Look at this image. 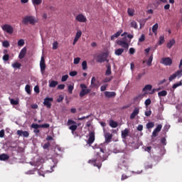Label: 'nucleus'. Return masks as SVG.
Returning <instances> with one entry per match:
<instances>
[{"label": "nucleus", "mask_w": 182, "mask_h": 182, "mask_svg": "<svg viewBox=\"0 0 182 182\" xmlns=\"http://www.w3.org/2000/svg\"><path fill=\"white\" fill-rule=\"evenodd\" d=\"M52 102H53V97H46L43 103L47 109H50L52 107Z\"/></svg>", "instance_id": "9"}, {"label": "nucleus", "mask_w": 182, "mask_h": 182, "mask_svg": "<svg viewBox=\"0 0 182 182\" xmlns=\"http://www.w3.org/2000/svg\"><path fill=\"white\" fill-rule=\"evenodd\" d=\"M82 36V31H77L76 34H75V38L80 39V38Z\"/></svg>", "instance_id": "49"}, {"label": "nucleus", "mask_w": 182, "mask_h": 182, "mask_svg": "<svg viewBox=\"0 0 182 182\" xmlns=\"http://www.w3.org/2000/svg\"><path fill=\"white\" fill-rule=\"evenodd\" d=\"M107 88V85H104L101 86L100 90L101 92H105V90H106Z\"/></svg>", "instance_id": "60"}, {"label": "nucleus", "mask_w": 182, "mask_h": 182, "mask_svg": "<svg viewBox=\"0 0 182 182\" xmlns=\"http://www.w3.org/2000/svg\"><path fill=\"white\" fill-rule=\"evenodd\" d=\"M127 12L129 16H133V15H134V11L130 9H128Z\"/></svg>", "instance_id": "52"}, {"label": "nucleus", "mask_w": 182, "mask_h": 182, "mask_svg": "<svg viewBox=\"0 0 182 182\" xmlns=\"http://www.w3.org/2000/svg\"><path fill=\"white\" fill-rule=\"evenodd\" d=\"M181 85H182L181 81H180L179 82L175 83L173 85L172 89H177V87H178V86H181Z\"/></svg>", "instance_id": "40"}, {"label": "nucleus", "mask_w": 182, "mask_h": 182, "mask_svg": "<svg viewBox=\"0 0 182 182\" xmlns=\"http://www.w3.org/2000/svg\"><path fill=\"white\" fill-rule=\"evenodd\" d=\"M2 46H4V48H9V46H10L9 41H3Z\"/></svg>", "instance_id": "39"}, {"label": "nucleus", "mask_w": 182, "mask_h": 182, "mask_svg": "<svg viewBox=\"0 0 182 182\" xmlns=\"http://www.w3.org/2000/svg\"><path fill=\"white\" fill-rule=\"evenodd\" d=\"M158 96H159V97H163L164 96H167V91L162 90L161 92H158Z\"/></svg>", "instance_id": "27"}, {"label": "nucleus", "mask_w": 182, "mask_h": 182, "mask_svg": "<svg viewBox=\"0 0 182 182\" xmlns=\"http://www.w3.org/2000/svg\"><path fill=\"white\" fill-rule=\"evenodd\" d=\"M159 29V23H155L152 27V32L155 34L157 33V30Z\"/></svg>", "instance_id": "28"}, {"label": "nucleus", "mask_w": 182, "mask_h": 182, "mask_svg": "<svg viewBox=\"0 0 182 182\" xmlns=\"http://www.w3.org/2000/svg\"><path fill=\"white\" fill-rule=\"evenodd\" d=\"M145 106H146V107L148 106H150V105H151V100H150L149 98H148L147 100H145L144 102Z\"/></svg>", "instance_id": "44"}, {"label": "nucleus", "mask_w": 182, "mask_h": 182, "mask_svg": "<svg viewBox=\"0 0 182 182\" xmlns=\"http://www.w3.org/2000/svg\"><path fill=\"white\" fill-rule=\"evenodd\" d=\"M23 45H25V41H23V39H20L18 41V46H23Z\"/></svg>", "instance_id": "45"}, {"label": "nucleus", "mask_w": 182, "mask_h": 182, "mask_svg": "<svg viewBox=\"0 0 182 182\" xmlns=\"http://www.w3.org/2000/svg\"><path fill=\"white\" fill-rule=\"evenodd\" d=\"M23 137H29V132L28 131H23Z\"/></svg>", "instance_id": "58"}, {"label": "nucleus", "mask_w": 182, "mask_h": 182, "mask_svg": "<svg viewBox=\"0 0 182 182\" xmlns=\"http://www.w3.org/2000/svg\"><path fill=\"white\" fill-rule=\"evenodd\" d=\"M131 28H134V29H137V22H136L135 21H132L131 22Z\"/></svg>", "instance_id": "38"}, {"label": "nucleus", "mask_w": 182, "mask_h": 182, "mask_svg": "<svg viewBox=\"0 0 182 182\" xmlns=\"http://www.w3.org/2000/svg\"><path fill=\"white\" fill-rule=\"evenodd\" d=\"M176 45V40L174 38L171 39L166 44L168 49H171L173 46Z\"/></svg>", "instance_id": "19"}, {"label": "nucleus", "mask_w": 182, "mask_h": 182, "mask_svg": "<svg viewBox=\"0 0 182 182\" xmlns=\"http://www.w3.org/2000/svg\"><path fill=\"white\" fill-rule=\"evenodd\" d=\"M106 76H110L112 75V65L109 64L107 65V70L105 72Z\"/></svg>", "instance_id": "22"}, {"label": "nucleus", "mask_w": 182, "mask_h": 182, "mask_svg": "<svg viewBox=\"0 0 182 182\" xmlns=\"http://www.w3.org/2000/svg\"><path fill=\"white\" fill-rule=\"evenodd\" d=\"M123 52H124V48H118L115 50V55L117 56H120Z\"/></svg>", "instance_id": "24"}, {"label": "nucleus", "mask_w": 182, "mask_h": 182, "mask_svg": "<svg viewBox=\"0 0 182 182\" xmlns=\"http://www.w3.org/2000/svg\"><path fill=\"white\" fill-rule=\"evenodd\" d=\"M86 90H81V91L80 92V97H83L84 96H86Z\"/></svg>", "instance_id": "41"}, {"label": "nucleus", "mask_w": 182, "mask_h": 182, "mask_svg": "<svg viewBox=\"0 0 182 182\" xmlns=\"http://www.w3.org/2000/svg\"><path fill=\"white\" fill-rule=\"evenodd\" d=\"M10 102L11 105H14L15 106L19 105V102L18 100H15L14 99H10Z\"/></svg>", "instance_id": "42"}, {"label": "nucleus", "mask_w": 182, "mask_h": 182, "mask_svg": "<svg viewBox=\"0 0 182 182\" xmlns=\"http://www.w3.org/2000/svg\"><path fill=\"white\" fill-rule=\"evenodd\" d=\"M33 2V5L35 6H38V5H41V4H42V0H32Z\"/></svg>", "instance_id": "34"}, {"label": "nucleus", "mask_w": 182, "mask_h": 182, "mask_svg": "<svg viewBox=\"0 0 182 182\" xmlns=\"http://www.w3.org/2000/svg\"><path fill=\"white\" fill-rule=\"evenodd\" d=\"M21 66V65L19 63H14L12 64V67L14 69H20Z\"/></svg>", "instance_id": "33"}, {"label": "nucleus", "mask_w": 182, "mask_h": 182, "mask_svg": "<svg viewBox=\"0 0 182 182\" xmlns=\"http://www.w3.org/2000/svg\"><path fill=\"white\" fill-rule=\"evenodd\" d=\"M82 70H86V69H87V62L83 61L82 63Z\"/></svg>", "instance_id": "43"}, {"label": "nucleus", "mask_w": 182, "mask_h": 182, "mask_svg": "<svg viewBox=\"0 0 182 182\" xmlns=\"http://www.w3.org/2000/svg\"><path fill=\"white\" fill-rule=\"evenodd\" d=\"M9 156L6 154H2L0 155V160L1 161H5V160H9Z\"/></svg>", "instance_id": "23"}, {"label": "nucleus", "mask_w": 182, "mask_h": 182, "mask_svg": "<svg viewBox=\"0 0 182 182\" xmlns=\"http://www.w3.org/2000/svg\"><path fill=\"white\" fill-rule=\"evenodd\" d=\"M165 41L166 40L164 39V36H161L159 37V45H163V43H164Z\"/></svg>", "instance_id": "36"}, {"label": "nucleus", "mask_w": 182, "mask_h": 182, "mask_svg": "<svg viewBox=\"0 0 182 182\" xmlns=\"http://www.w3.org/2000/svg\"><path fill=\"white\" fill-rule=\"evenodd\" d=\"M112 137H113V135L112 134L106 133L105 134V143H110V141H112Z\"/></svg>", "instance_id": "17"}, {"label": "nucleus", "mask_w": 182, "mask_h": 182, "mask_svg": "<svg viewBox=\"0 0 182 182\" xmlns=\"http://www.w3.org/2000/svg\"><path fill=\"white\" fill-rule=\"evenodd\" d=\"M146 126L148 130L150 129H153V127H154V122H148Z\"/></svg>", "instance_id": "30"}, {"label": "nucleus", "mask_w": 182, "mask_h": 182, "mask_svg": "<svg viewBox=\"0 0 182 182\" xmlns=\"http://www.w3.org/2000/svg\"><path fill=\"white\" fill-rule=\"evenodd\" d=\"M22 23L23 25L26 26H27L28 23L34 26L38 23V19H36V18H35L33 16H26L22 20Z\"/></svg>", "instance_id": "1"}, {"label": "nucleus", "mask_w": 182, "mask_h": 182, "mask_svg": "<svg viewBox=\"0 0 182 182\" xmlns=\"http://www.w3.org/2000/svg\"><path fill=\"white\" fill-rule=\"evenodd\" d=\"M74 88L75 87L72 85L68 86V92L70 93V95H72Z\"/></svg>", "instance_id": "47"}, {"label": "nucleus", "mask_w": 182, "mask_h": 182, "mask_svg": "<svg viewBox=\"0 0 182 182\" xmlns=\"http://www.w3.org/2000/svg\"><path fill=\"white\" fill-rule=\"evenodd\" d=\"M153 62V54L149 58V60L146 62L147 66H151V63Z\"/></svg>", "instance_id": "31"}, {"label": "nucleus", "mask_w": 182, "mask_h": 182, "mask_svg": "<svg viewBox=\"0 0 182 182\" xmlns=\"http://www.w3.org/2000/svg\"><path fill=\"white\" fill-rule=\"evenodd\" d=\"M40 69L42 75H44L45 70H46V63H45V58L43 56L41 58Z\"/></svg>", "instance_id": "10"}, {"label": "nucleus", "mask_w": 182, "mask_h": 182, "mask_svg": "<svg viewBox=\"0 0 182 182\" xmlns=\"http://www.w3.org/2000/svg\"><path fill=\"white\" fill-rule=\"evenodd\" d=\"M109 126L110 127H112V129H116V127H117V126H119V123H117V122L111 119L109 120Z\"/></svg>", "instance_id": "21"}, {"label": "nucleus", "mask_w": 182, "mask_h": 182, "mask_svg": "<svg viewBox=\"0 0 182 182\" xmlns=\"http://www.w3.org/2000/svg\"><path fill=\"white\" fill-rule=\"evenodd\" d=\"M91 86L96 87V86H100V81L96 79L95 77H92L91 79Z\"/></svg>", "instance_id": "15"}, {"label": "nucleus", "mask_w": 182, "mask_h": 182, "mask_svg": "<svg viewBox=\"0 0 182 182\" xmlns=\"http://www.w3.org/2000/svg\"><path fill=\"white\" fill-rule=\"evenodd\" d=\"M67 126L69 127V130H71L72 133L73 134L74 132H76L77 130V125L76 122H75L73 119H68L67 122Z\"/></svg>", "instance_id": "3"}, {"label": "nucleus", "mask_w": 182, "mask_h": 182, "mask_svg": "<svg viewBox=\"0 0 182 182\" xmlns=\"http://www.w3.org/2000/svg\"><path fill=\"white\" fill-rule=\"evenodd\" d=\"M1 29L4 32H6V33H9V35H12V33H14V27L9 24L3 25L1 26Z\"/></svg>", "instance_id": "6"}, {"label": "nucleus", "mask_w": 182, "mask_h": 182, "mask_svg": "<svg viewBox=\"0 0 182 182\" xmlns=\"http://www.w3.org/2000/svg\"><path fill=\"white\" fill-rule=\"evenodd\" d=\"M75 19L77 22H81V23L87 22V18H86V16H85V15H83L82 14H80L77 15V16L75 17Z\"/></svg>", "instance_id": "13"}, {"label": "nucleus", "mask_w": 182, "mask_h": 182, "mask_svg": "<svg viewBox=\"0 0 182 182\" xmlns=\"http://www.w3.org/2000/svg\"><path fill=\"white\" fill-rule=\"evenodd\" d=\"M151 89H153V86L151 85H146L144 86L142 91L147 92V90L150 91V90H151Z\"/></svg>", "instance_id": "25"}, {"label": "nucleus", "mask_w": 182, "mask_h": 182, "mask_svg": "<svg viewBox=\"0 0 182 182\" xmlns=\"http://www.w3.org/2000/svg\"><path fill=\"white\" fill-rule=\"evenodd\" d=\"M25 55H26V48H23L19 55H18V58L19 59H23V58H25Z\"/></svg>", "instance_id": "20"}, {"label": "nucleus", "mask_w": 182, "mask_h": 182, "mask_svg": "<svg viewBox=\"0 0 182 182\" xmlns=\"http://www.w3.org/2000/svg\"><path fill=\"white\" fill-rule=\"evenodd\" d=\"M120 35H122V31H119L117 32L116 33H114V35H112L111 36V41H114V38H117Z\"/></svg>", "instance_id": "26"}, {"label": "nucleus", "mask_w": 182, "mask_h": 182, "mask_svg": "<svg viewBox=\"0 0 182 182\" xmlns=\"http://www.w3.org/2000/svg\"><path fill=\"white\" fill-rule=\"evenodd\" d=\"M58 86V81L52 80L50 83V87H56Z\"/></svg>", "instance_id": "32"}, {"label": "nucleus", "mask_w": 182, "mask_h": 182, "mask_svg": "<svg viewBox=\"0 0 182 182\" xmlns=\"http://www.w3.org/2000/svg\"><path fill=\"white\" fill-rule=\"evenodd\" d=\"M144 41H146V36L141 34V37L139 38V42H144Z\"/></svg>", "instance_id": "46"}, {"label": "nucleus", "mask_w": 182, "mask_h": 182, "mask_svg": "<svg viewBox=\"0 0 182 182\" xmlns=\"http://www.w3.org/2000/svg\"><path fill=\"white\" fill-rule=\"evenodd\" d=\"M49 124H32V129H48L50 127Z\"/></svg>", "instance_id": "12"}, {"label": "nucleus", "mask_w": 182, "mask_h": 182, "mask_svg": "<svg viewBox=\"0 0 182 182\" xmlns=\"http://www.w3.org/2000/svg\"><path fill=\"white\" fill-rule=\"evenodd\" d=\"M136 129L138 130V132H141L143 130V125L139 124Z\"/></svg>", "instance_id": "64"}, {"label": "nucleus", "mask_w": 182, "mask_h": 182, "mask_svg": "<svg viewBox=\"0 0 182 182\" xmlns=\"http://www.w3.org/2000/svg\"><path fill=\"white\" fill-rule=\"evenodd\" d=\"M58 89H60V90H63V89H65V85L63 84L58 85Z\"/></svg>", "instance_id": "63"}, {"label": "nucleus", "mask_w": 182, "mask_h": 182, "mask_svg": "<svg viewBox=\"0 0 182 182\" xmlns=\"http://www.w3.org/2000/svg\"><path fill=\"white\" fill-rule=\"evenodd\" d=\"M144 75H146V73H139L137 77H136V79L138 80H140V79H141V77H143V76H144Z\"/></svg>", "instance_id": "51"}, {"label": "nucleus", "mask_w": 182, "mask_h": 182, "mask_svg": "<svg viewBox=\"0 0 182 182\" xmlns=\"http://www.w3.org/2000/svg\"><path fill=\"white\" fill-rule=\"evenodd\" d=\"M112 79H113V77H107L102 80V83H109V82H112Z\"/></svg>", "instance_id": "35"}, {"label": "nucleus", "mask_w": 182, "mask_h": 182, "mask_svg": "<svg viewBox=\"0 0 182 182\" xmlns=\"http://www.w3.org/2000/svg\"><path fill=\"white\" fill-rule=\"evenodd\" d=\"M117 45L121 46V48H124V49H129V43L126 41V37H124L122 40L117 41Z\"/></svg>", "instance_id": "5"}, {"label": "nucleus", "mask_w": 182, "mask_h": 182, "mask_svg": "<svg viewBox=\"0 0 182 182\" xmlns=\"http://www.w3.org/2000/svg\"><path fill=\"white\" fill-rule=\"evenodd\" d=\"M145 151H147L148 153H151V146H146L144 149Z\"/></svg>", "instance_id": "61"}, {"label": "nucleus", "mask_w": 182, "mask_h": 182, "mask_svg": "<svg viewBox=\"0 0 182 182\" xmlns=\"http://www.w3.org/2000/svg\"><path fill=\"white\" fill-rule=\"evenodd\" d=\"M162 127H163V126H162L161 124H159V125L156 127L155 130L159 133V132L161 131Z\"/></svg>", "instance_id": "55"}, {"label": "nucleus", "mask_w": 182, "mask_h": 182, "mask_svg": "<svg viewBox=\"0 0 182 182\" xmlns=\"http://www.w3.org/2000/svg\"><path fill=\"white\" fill-rule=\"evenodd\" d=\"M96 154H97V159H90L88 161V163L89 164H93L95 167H97L98 168H100L102 167V161H100L97 163V160L99 161L102 160V156H100L99 152H97Z\"/></svg>", "instance_id": "2"}, {"label": "nucleus", "mask_w": 182, "mask_h": 182, "mask_svg": "<svg viewBox=\"0 0 182 182\" xmlns=\"http://www.w3.org/2000/svg\"><path fill=\"white\" fill-rule=\"evenodd\" d=\"M144 95H139L138 96L135 97L134 98V102H140V100H141V99H143Z\"/></svg>", "instance_id": "29"}, {"label": "nucleus", "mask_w": 182, "mask_h": 182, "mask_svg": "<svg viewBox=\"0 0 182 182\" xmlns=\"http://www.w3.org/2000/svg\"><path fill=\"white\" fill-rule=\"evenodd\" d=\"M68 79H69V75H63L61 78V81L62 82H66V80H68Z\"/></svg>", "instance_id": "53"}, {"label": "nucleus", "mask_w": 182, "mask_h": 182, "mask_svg": "<svg viewBox=\"0 0 182 182\" xmlns=\"http://www.w3.org/2000/svg\"><path fill=\"white\" fill-rule=\"evenodd\" d=\"M63 99H65L63 95H59L58 99H57L58 103H60V102H63Z\"/></svg>", "instance_id": "48"}, {"label": "nucleus", "mask_w": 182, "mask_h": 182, "mask_svg": "<svg viewBox=\"0 0 182 182\" xmlns=\"http://www.w3.org/2000/svg\"><path fill=\"white\" fill-rule=\"evenodd\" d=\"M160 63L164 65L165 66H171V65H173V60H171L170 57L162 58Z\"/></svg>", "instance_id": "7"}, {"label": "nucleus", "mask_w": 182, "mask_h": 182, "mask_svg": "<svg viewBox=\"0 0 182 182\" xmlns=\"http://www.w3.org/2000/svg\"><path fill=\"white\" fill-rule=\"evenodd\" d=\"M181 76H182V70H178L169 77L168 80L169 82H173V80H174L176 77L180 78L181 77Z\"/></svg>", "instance_id": "8"}, {"label": "nucleus", "mask_w": 182, "mask_h": 182, "mask_svg": "<svg viewBox=\"0 0 182 182\" xmlns=\"http://www.w3.org/2000/svg\"><path fill=\"white\" fill-rule=\"evenodd\" d=\"M25 90L28 93V95H31V85H26L25 87Z\"/></svg>", "instance_id": "37"}, {"label": "nucleus", "mask_w": 182, "mask_h": 182, "mask_svg": "<svg viewBox=\"0 0 182 182\" xmlns=\"http://www.w3.org/2000/svg\"><path fill=\"white\" fill-rule=\"evenodd\" d=\"M3 60H4L5 62H8V60H9V55L5 54L3 56Z\"/></svg>", "instance_id": "54"}, {"label": "nucleus", "mask_w": 182, "mask_h": 182, "mask_svg": "<svg viewBox=\"0 0 182 182\" xmlns=\"http://www.w3.org/2000/svg\"><path fill=\"white\" fill-rule=\"evenodd\" d=\"M50 147V143L48 142L46 144H45L43 146V149H44V150H46L48 149V148Z\"/></svg>", "instance_id": "50"}, {"label": "nucleus", "mask_w": 182, "mask_h": 182, "mask_svg": "<svg viewBox=\"0 0 182 182\" xmlns=\"http://www.w3.org/2000/svg\"><path fill=\"white\" fill-rule=\"evenodd\" d=\"M107 60V53H102L98 54L96 57V60L98 63H104Z\"/></svg>", "instance_id": "4"}, {"label": "nucleus", "mask_w": 182, "mask_h": 182, "mask_svg": "<svg viewBox=\"0 0 182 182\" xmlns=\"http://www.w3.org/2000/svg\"><path fill=\"white\" fill-rule=\"evenodd\" d=\"M79 62H80V58H75L74 59V65H77L79 64Z\"/></svg>", "instance_id": "56"}, {"label": "nucleus", "mask_w": 182, "mask_h": 182, "mask_svg": "<svg viewBox=\"0 0 182 182\" xmlns=\"http://www.w3.org/2000/svg\"><path fill=\"white\" fill-rule=\"evenodd\" d=\"M129 133H130V130L127 128L122 131V134H121L122 138L126 139L129 136Z\"/></svg>", "instance_id": "18"}, {"label": "nucleus", "mask_w": 182, "mask_h": 182, "mask_svg": "<svg viewBox=\"0 0 182 182\" xmlns=\"http://www.w3.org/2000/svg\"><path fill=\"white\" fill-rule=\"evenodd\" d=\"M69 75L70 76L74 77V76H76V75H77V72L72 71V72H70Z\"/></svg>", "instance_id": "62"}, {"label": "nucleus", "mask_w": 182, "mask_h": 182, "mask_svg": "<svg viewBox=\"0 0 182 182\" xmlns=\"http://www.w3.org/2000/svg\"><path fill=\"white\" fill-rule=\"evenodd\" d=\"M95 132L92 131L89 133V138L88 140L87 141V143L89 146H92L93 143H95Z\"/></svg>", "instance_id": "11"}, {"label": "nucleus", "mask_w": 182, "mask_h": 182, "mask_svg": "<svg viewBox=\"0 0 182 182\" xmlns=\"http://www.w3.org/2000/svg\"><path fill=\"white\" fill-rule=\"evenodd\" d=\"M129 53H130V55H134V53H136V50L133 48H129Z\"/></svg>", "instance_id": "59"}, {"label": "nucleus", "mask_w": 182, "mask_h": 182, "mask_svg": "<svg viewBox=\"0 0 182 182\" xmlns=\"http://www.w3.org/2000/svg\"><path fill=\"white\" fill-rule=\"evenodd\" d=\"M140 113V109L139 107H135L132 112V113L130 115L131 120H133V119L136 118V116Z\"/></svg>", "instance_id": "14"}, {"label": "nucleus", "mask_w": 182, "mask_h": 182, "mask_svg": "<svg viewBox=\"0 0 182 182\" xmlns=\"http://www.w3.org/2000/svg\"><path fill=\"white\" fill-rule=\"evenodd\" d=\"M105 97H108L109 99H110L112 97H116V92L105 91Z\"/></svg>", "instance_id": "16"}, {"label": "nucleus", "mask_w": 182, "mask_h": 182, "mask_svg": "<svg viewBox=\"0 0 182 182\" xmlns=\"http://www.w3.org/2000/svg\"><path fill=\"white\" fill-rule=\"evenodd\" d=\"M0 137L2 139L4 137H5V130L4 129H1L0 131Z\"/></svg>", "instance_id": "57"}]
</instances>
